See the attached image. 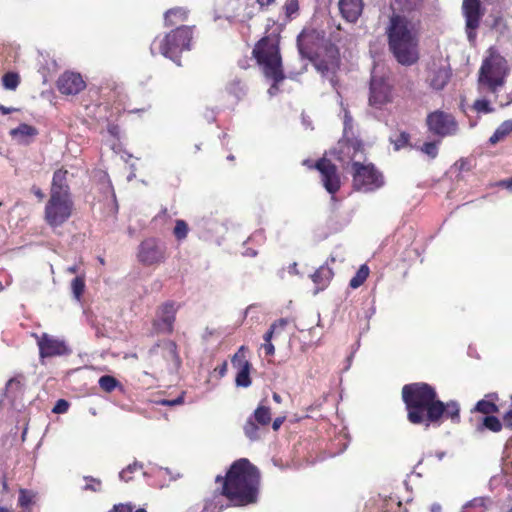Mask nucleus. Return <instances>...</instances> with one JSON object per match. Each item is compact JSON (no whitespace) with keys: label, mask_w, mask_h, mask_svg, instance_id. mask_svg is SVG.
Listing matches in <instances>:
<instances>
[{"label":"nucleus","mask_w":512,"mask_h":512,"mask_svg":"<svg viewBox=\"0 0 512 512\" xmlns=\"http://www.w3.org/2000/svg\"><path fill=\"white\" fill-rule=\"evenodd\" d=\"M67 174L68 172L63 169H59L54 172L50 195L70 197L69 186L67 184Z\"/></svg>","instance_id":"obj_22"},{"label":"nucleus","mask_w":512,"mask_h":512,"mask_svg":"<svg viewBox=\"0 0 512 512\" xmlns=\"http://www.w3.org/2000/svg\"><path fill=\"white\" fill-rule=\"evenodd\" d=\"M138 259L144 265L160 264L166 259V245L157 238H148L141 242Z\"/></svg>","instance_id":"obj_14"},{"label":"nucleus","mask_w":512,"mask_h":512,"mask_svg":"<svg viewBox=\"0 0 512 512\" xmlns=\"http://www.w3.org/2000/svg\"><path fill=\"white\" fill-rule=\"evenodd\" d=\"M288 271L291 274H297L298 273L297 263L294 262V263L290 264L289 267H288Z\"/></svg>","instance_id":"obj_64"},{"label":"nucleus","mask_w":512,"mask_h":512,"mask_svg":"<svg viewBox=\"0 0 512 512\" xmlns=\"http://www.w3.org/2000/svg\"><path fill=\"white\" fill-rule=\"evenodd\" d=\"M421 152L434 159L438 155V145L435 142H426L421 148Z\"/></svg>","instance_id":"obj_45"},{"label":"nucleus","mask_w":512,"mask_h":512,"mask_svg":"<svg viewBox=\"0 0 512 512\" xmlns=\"http://www.w3.org/2000/svg\"><path fill=\"white\" fill-rule=\"evenodd\" d=\"M72 209L73 202L70 197L50 195L45 206V221L52 228H57L70 218Z\"/></svg>","instance_id":"obj_9"},{"label":"nucleus","mask_w":512,"mask_h":512,"mask_svg":"<svg viewBox=\"0 0 512 512\" xmlns=\"http://www.w3.org/2000/svg\"><path fill=\"white\" fill-rule=\"evenodd\" d=\"M499 184L501 186L505 187L506 189L512 191V178H509L507 180H503Z\"/></svg>","instance_id":"obj_60"},{"label":"nucleus","mask_w":512,"mask_h":512,"mask_svg":"<svg viewBox=\"0 0 512 512\" xmlns=\"http://www.w3.org/2000/svg\"><path fill=\"white\" fill-rule=\"evenodd\" d=\"M98 384L105 392H112L119 385V382L113 376L103 375L99 378Z\"/></svg>","instance_id":"obj_37"},{"label":"nucleus","mask_w":512,"mask_h":512,"mask_svg":"<svg viewBox=\"0 0 512 512\" xmlns=\"http://www.w3.org/2000/svg\"><path fill=\"white\" fill-rule=\"evenodd\" d=\"M429 131L439 137L453 136L458 131V123L454 116L444 111H434L427 116Z\"/></svg>","instance_id":"obj_12"},{"label":"nucleus","mask_w":512,"mask_h":512,"mask_svg":"<svg viewBox=\"0 0 512 512\" xmlns=\"http://www.w3.org/2000/svg\"><path fill=\"white\" fill-rule=\"evenodd\" d=\"M17 110H18V109L13 108V107H6V106H4V105H0V112H1L2 114H4V115H6V114H10V113L15 112V111H17Z\"/></svg>","instance_id":"obj_59"},{"label":"nucleus","mask_w":512,"mask_h":512,"mask_svg":"<svg viewBox=\"0 0 512 512\" xmlns=\"http://www.w3.org/2000/svg\"><path fill=\"white\" fill-rule=\"evenodd\" d=\"M327 54V59H319L315 62V68L323 76L330 77V83L332 86H335L333 76L339 68V53L335 46L330 45V47L327 49Z\"/></svg>","instance_id":"obj_19"},{"label":"nucleus","mask_w":512,"mask_h":512,"mask_svg":"<svg viewBox=\"0 0 512 512\" xmlns=\"http://www.w3.org/2000/svg\"><path fill=\"white\" fill-rule=\"evenodd\" d=\"M369 275V268L367 265H361L356 274L352 277L349 282V286L353 289L360 287L367 279Z\"/></svg>","instance_id":"obj_32"},{"label":"nucleus","mask_w":512,"mask_h":512,"mask_svg":"<svg viewBox=\"0 0 512 512\" xmlns=\"http://www.w3.org/2000/svg\"><path fill=\"white\" fill-rule=\"evenodd\" d=\"M288 324L287 319L281 318L274 323L271 324L269 330L264 334L263 339L264 342H272V338L276 332L279 330H283L285 326Z\"/></svg>","instance_id":"obj_36"},{"label":"nucleus","mask_w":512,"mask_h":512,"mask_svg":"<svg viewBox=\"0 0 512 512\" xmlns=\"http://www.w3.org/2000/svg\"><path fill=\"white\" fill-rule=\"evenodd\" d=\"M441 510H442V507L438 503H434L430 507V512H441Z\"/></svg>","instance_id":"obj_63"},{"label":"nucleus","mask_w":512,"mask_h":512,"mask_svg":"<svg viewBox=\"0 0 512 512\" xmlns=\"http://www.w3.org/2000/svg\"><path fill=\"white\" fill-rule=\"evenodd\" d=\"M261 348L264 350L265 355H267V356H272L275 353V347L272 344V342H264L261 345Z\"/></svg>","instance_id":"obj_51"},{"label":"nucleus","mask_w":512,"mask_h":512,"mask_svg":"<svg viewBox=\"0 0 512 512\" xmlns=\"http://www.w3.org/2000/svg\"><path fill=\"white\" fill-rule=\"evenodd\" d=\"M275 0H233L230 5L235 8L233 17L240 21L251 19L260 9L269 6Z\"/></svg>","instance_id":"obj_17"},{"label":"nucleus","mask_w":512,"mask_h":512,"mask_svg":"<svg viewBox=\"0 0 512 512\" xmlns=\"http://www.w3.org/2000/svg\"><path fill=\"white\" fill-rule=\"evenodd\" d=\"M390 142L393 144L394 150L399 151L409 145L410 135L407 132L402 131L399 134L391 136Z\"/></svg>","instance_id":"obj_35"},{"label":"nucleus","mask_w":512,"mask_h":512,"mask_svg":"<svg viewBox=\"0 0 512 512\" xmlns=\"http://www.w3.org/2000/svg\"><path fill=\"white\" fill-rule=\"evenodd\" d=\"M443 415L450 418L452 422H460V406L456 401H449L446 404L442 402Z\"/></svg>","instance_id":"obj_31"},{"label":"nucleus","mask_w":512,"mask_h":512,"mask_svg":"<svg viewBox=\"0 0 512 512\" xmlns=\"http://www.w3.org/2000/svg\"><path fill=\"white\" fill-rule=\"evenodd\" d=\"M215 371L218 372L220 377L225 376L227 372V362H223L220 366H218Z\"/></svg>","instance_id":"obj_55"},{"label":"nucleus","mask_w":512,"mask_h":512,"mask_svg":"<svg viewBox=\"0 0 512 512\" xmlns=\"http://www.w3.org/2000/svg\"><path fill=\"white\" fill-rule=\"evenodd\" d=\"M188 225L184 220H176L175 227L173 230V234L177 240H184L188 235Z\"/></svg>","instance_id":"obj_39"},{"label":"nucleus","mask_w":512,"mask_h":512,"mask_svg":"<svg viewBox=\"0 0 512 512\" xmlns=\"http://www.w3.org/2000/svg\"><path fill=\"white\" fill-rule=\"evenodd\" d=\"M508 476H509V474H508L507 472H504V474H503V475H501V476H493V477L490 479V482H489L490 487L492 488V487L496 484V482H497L498 480H502L503 478H506V477H508Z\"/></svg>","instance_id":"obj_56"},{"label":"nucleus","mask_w":512,"mask_h":512,"mask_svg":"<svg viewBox=\"0 0 512 512\" xmlns=\"http://www.w3.org/2000/svg\"><path fill=\"white\" fill-rule=\"evenodd\" d=\"M395 2L403 11H412L418 7L420 0H395Z\"/></svg>","instance_id":"obj_46"},{"label":"nucleus","mask_w":512,"mask_h":512,"mask_svg":"<svg viewBox=\"0 0 512 512\" xmlns=\"http://www.w3.org/2000/svg\"><path fill=\"white\" fill-rule=\"evenodd\" d=\"M183 399L181 397L176 398L174 400H163L161 403L163 405L173 406L182 403Z\"/></svg>","instance_id":"obj_57"},{"label":"nucleus","mask_w":512,"mask_h":512,"mask_svg":"<svg viewBox=\"0 0 512 512\" xmlns=\"http://www.w3.org/2000/svg\"><path fill=\"white\" fill-rule=\"evenodd\" d=\"M487 397L491 398V400L482 399L476 403L474 408L475 411L483 413L486 416L492 415L499 411L498 406L493 402V399H497V394H489Z\"/></svg>","instance_id":"obj_29"},{"label":"nucleus","mask_w":512,"mask_h":512,"mask_svg":"<svg viewBox=\"0 0 512 512\" xmlns=\"http://www.w3.org/2000/svg\"><path fill=\"white\" fill-rule=\"evenodd\" d=\"M492 504L489 497H476L466 502L461 509V512H485Z\"/></svg>","instance_id":"obj_27"},{"label":"nucleus","mask_w":512,"mask_h":512,"mask_svg":"<svg viewBox=\"0 0 512 512\" xmlns=\"http://www.w3.org/2000/svg\"><path fill=\"white\" fill-rule=\"evenodd\" d=\"M35 498V493L30 490L21 489L19 492L18 503L22 508L30 507Z\"/></svg>","instance_id":"obj_38"},{"label":"nucleus","mask_w":512,"mask_h":512,"mask_svg":"<svg viewBox=\"0 0 512 512\" xmlns=\"http://www.w3.org/2000/svg\"><path fill=\"white\" fill-rule=\"evenodd\" d=\"M71 290L74 298L80 300L85 290V275L76 276L71 282Z\"/></svg>","instance_id":"obj_34"},{"label":"nucleus","mask_w":512,"mask_h":512,"mask_svg":"<svg viewBox=\"0 0 512 512\" xmlns=\"http://www.w3.org/2000/svg\"><path fill=\"white\" fill-rule=\"evenodd\" d=\"M316 169L321 174L323 186L330 194H335L340 188V177L336 166L328 159H320L316 163Z\"/></svg>","instance_id":"obj_16"},{"label":"nucleus","mask_w":512,"mask_h":512,"mask_svg":"<svg viewBox=\"0 0 512 512\" xmlns=\"http://www.w3.org/2000/svg\"><path fill=\"white\" fill-rule=\"evenodd\" d=\"M435 389L423 382L407 384L402 389V398L408 410V420L413 424L439 423L443 416L442 401L437 400Z\"/></svg>","instance_id":"obj_2"},{"label":"nucleus","mask_w":512,"mask_h":512,"mask_svg":"<svg viewBox=\"0 0 512 512\" xmlns=\"http://www.w3.org/2000/svg\"><path fill=\"white\" fill-rule=\"evenodd\" d=\"M338 6L342 17L351 23L358 20L363 10L362 0H339Z\"/></svg>","instance_id":"obj_21"},{"label":"nucleus","mask_w":512,"mask_h":512,"mask_svg":"<svg viewBox=\"0 0 512 512\" xmlns=\"http://www.w3.org/2000/svg\"><path fill=\"white\" fill-rule=\"evenodd\" d=\"M179 308L180 304L173 300H168L157 308L152 323L155 333L170 334L173 332L176 314Z\"/></svg>","instance_id":"obj_11"},{"label":"nucleus","mask_w":512,"mask_h":512,"mask_svg":"<svg viewBox=\"0 0 512 512\" xmlns=\"http://www.w3.org/2000/svg\"><path fill=\"white\" fill-rule=\"evenodd\" d=\"M512 132V119L502 122L493 135L489 138V143L494 145L499 141L503 140Z\"/></svg>","instance_id":"obj_30"},{"label":"nucleus","mask_w":512,"mask_h":512,"mask_svg":"<svg viewBox=\"0 0 512 512\" xmlns=\"http://www.w3.org/2000/svg\"><path fill=\"white\" fill-rule=\"evenodd\" d=\"M287 14L291 15L298 10V1L290 0L286 5Z\"/></svg>","instance_id":"obj_52"},{"label":"nucleus","mask_w":512,"mask_h":512,"mask_svg":"<svg viewBox=\"0 0 512 512\" xmlns=\"http://www.w3.org/2000/svg\"><path fill=\"white\" fill-rule=\"evenodd\" d=\"M7 390L13 389V388H19L20 387V381L17 379H11L7 383Z\"/></svg>","instance_id":"obj_58"},{"label":"nucleus","mask_w":512,"mask_h":512,"mask_svg":"<svg viewBox=\"0 0 512 512\" xmlns=\"http://www.w3.org/2000/svg\"><path fill=\"white\" fill-rule=\"evenodd\" d=\"M232 366L238 369L235 382L238 387L247 388L251 385L250 379V363L246 360L244 355V347H240V349L234 354L231 359Z\"/></svg>","instance_id":"obj_18"},{"label":"nucleus","mask_w":512,"mask_h":512,"mask_svg":"<svg viewBox=\"0 0 512 512\" xmlns=\"http://www.w3.org/2000/svg\"><path fill=\"white\" fill-rule=\"evenodd\" d=\"M222 483V492L215 493L205 500L204 510L213 512L216 508H224L225 496L234 506H246L257 502L260 472L249 460L241 458L235 461L226 476L218 475L215 479Z\"/></svg>","instance_id":"obj_1"},{"label":"nucleus","mask_w":512,"mask_h":512,"mask_svg":"<svg viewBox=\"0 0 512 512\" xmlns=\"http://www.w3.org/2000/svg\"><path fill=\"white\" fill-rule=\"evenodd\" d=\"M69 408V403L64 399H59L55 406L53 407L52 411L56 414H62L67 412Z\"/></svg>","instance_id":"obj_47"},{"label":"nucleus","mask_w":512,"mask_h":512,"mask_svg":"<svg viewBox=\"0 0 512 512\" xmlns=\"http://www.w3.org/2000/svg\"><path fill=\"white\" fill-rule=\"evenodd\" d=\"M473 109L477 113L488 114L494 111L491 107L490 102L486 99H477L473 104Z\"/></svg>","instance_id":"obj_42"},{"label":"nucleus","mask_w":512,"mask_h":512,"mask_svg":"<svg viewBox=\"0 0 512 512\" xmlns=\"http://www.w3.org/2000/svg\"><path fill=\"white\" fill-rule=\"evenodd\" d=\"M484 13L485 9L482 7L480 0H463L462 14L465 18V29L470 43H473L476 39V31Z\"/></svg>","instance_id":"obj_13"},{"label":"nucleus","mask_w":512,"mask_h":512,"mask_svg":"<svg viewBox=\"0 0 512 512\" xmlns=\"http://www.w3.org/2000/svg\"><path fill=\"white\" fill-rule=\"evenodd\" d=\"M84 480L86 481V485L83 487L84 490L92 492H99L101 490V481L99 479L85 476Z\"/></svg>","instance_id":"obj_44"},{"label":"nucleus","mask_w":512,"mask_h":512,"mask_svg":"<svg viewBox=\"0 0 512 512\" xmlns=\"http://www.w3.org/2000/svg\"><path fill=\"white\" fill-rule=\"evenodd\" d=\"M243 254L245 256L255 257L257 255V251L254 250V249L248 248V249L245 250V252Z\"/></svg>","instance_id":"obj_62"},{"label":"nucleus","mask_w":512,"mask_h":512,"mask_svg":"<svg viewBox=\"0 0 512 512\" xmlns=\"http://www.w3.org/2000/svg\"><path fill=\"white\" fill-rule=\"evenodd\" d=\"M503 426L512 431V404L511 408L502 417Z\"/></svg>","instance_id":"obj_49"},{"label":"nucleus","mask_w":512,"mask_h":512,"mask_svg":"<svg viewBox=\"0 0 512 512\" xmlns=\"http://www.w3.org/2000/svg\"><path fill=\"white\" fill-rule=\"evenodd\" d=\"M297 46H298L299 53L302 57L312 59V57H313L312 52H310L306 49L301 35H299L297 38Z\"/></svg>","instance_id":"obj_48"},{"label":"nucleus","mask_w":512,"mask_h":512,"mask_svg":"<svg viewBox=\"0 0 512 512\" xmlns=\"http://www.w3.org/2000/svg\"><path fill=\"white\" fill-rule=\"evenodd\" d=\"M253 55L261 66L265 77L273 81L268 89V94L270 96L276 95L278 93V83L285 78L278 42L270 38L261 39L253 49Z\"/></svg>","instance_id":"obj_4"},{"label":"nucleus","mask_w":512,"mask_h":512,"mask_svg":"<svg viewBox=\"0 0 512 512\" xmlns=\"http://www.w3.org/2000/svg\"><path fill=\"white\" fill-rule=\"evenodd\" d=\"M333 271L328 265L320 266L312 275L311 279L315 284L316 288L314 294H318L323 291L330 283L333 278Z\"/></svg>","instance_id":"obj_23"},{"label":"nucleus","mask_w":512,"mask_h":512,"mask_svg":"<svg viewBox=\"0 0 512 512\" xmlns=\"http://www.w3.org/2000/svg\"><path fill=\"white\" fill-rule=\"evenodd\" d=\"M38 134L35 127L22 123L10 131V135L20 143L28 144L30 139Z\"/></svg>","instance_id":"obj_25"},{"label":"nucleus","mask_w":512,"mask_h":512,"mask_svg":"<svg viewBox=\"0 0 512 512\" xmlns=\"http://www.w3.org/2000/svg\"><path fill=\"white\" fill-rule=\"evenodd\" d=\"M188 10L183 7H175L169 9L164 14V22L166 26H173L182 23L188 18Z\"/></svg>","instance_id":"obj_26"},{"label":"nucleus","mask_w":512,"mask_h":512,"mask_svg":"<svg viewBox=\"0 0 512 512\" xmlns=\"http://www.w3.org/2000/svg\"><path fill=\"white\" fill-rule=\"evenodd\" d=\"M227 91L239 100L246 94V85L240 79H233L227 85Z\"/></svg>","instance_id":"obj_33"},{"label":"nucleus","mask_w":512,"mask_h":512,"mask_svg":"<svg viewBox=\"0 0 512 512\" xmlns=\"http://www.w3.org/2000/svg\"><path fill=\"white\" fill-rule=\"evenodd\" d=\"M386 32L390 50L397 61L403 65L415 63L418 59L415 23L404 15L393 14Z\"/></svg>","instance_id":"obj_3"},{"label":"nucleus","mask_w":512,"mask_h":512,"mask_svg":"<svg viewBox=\"0 0 512 512\" xmlns=\"http://www.w3.org/2000/svg\"><path fill=\"white\" fill-rule=\"evenodd\" d=\"M284 421H285V416H280V417L275 418L272 422L273 430L274 431L279 430V428L281 427V425L283 424Z\"/></svg>","instance_id":"obj_53"},{"label":"nucleus","mask_w":512,"mask_h":512,"mask_svg":"<svg viewBox=\"0 0 512 512\" xmlns=\"http://www.w3.org/2000/svg\"><path fill=\"white\" fill-rule=\"evenodd\" d=\"M271 421V409L264 401H261L254 412L245 421L243 426L244 435L250 441L260 440Z\"/></svg>","instance_id":"obj_8"},{"label":"nucleus","mask_w":512,"mask_h":512,"mask_svg":"<svg viewBox=\"0 0 512 512\" xmlns=\"http://www.w3.org/2000/svg\"><path fill=\"white\" fill-rule=\"evenodd\" d=\"M192 37L193 27L179 26L167 33L162 39L156 38L151 44V53L154 55L158 52L180 66V54L183 51L190 50Z\"/></svg>","instance_id":"obj_5"},{"label":"nucleus","mask_w":512,"mask_h":512,"mask_svg":"<svg viewBox=\"0 0 512 512\" xmlns=\"http://www.w3.org/2000/svg\"><path fill=\"white\" fill-rule=\"evenodd\" d=\"M352 129V117L347 110H344V133Z\"/></svg>","instance_id":"obj_50"},{"label":"nucleus","mask_w":512,"mask_h":512,"mask_svg":"<svg viewBox=\"0 0 512 512\" xmlns=\"http://www.w3.org/2000/svg\"><path fill=\"white\" fill-rule=\"evenodd\" d=\"M31 191L40 200H42L45 197V194L43 193V191L37 186H33L31 188Z\"/></svg>","instance_id":"obj_54"},{"label":"nucleus","mask_w":512,"mask_h":512,"mask_svg":"<svg viewBox=\"0 0 512 512\" xmlns=\"http://www.w3.org/2000/svg\"><path fill=\"white\" fill-rule=\"evenodd\" d=\"M79 271V267L77 264L67 267L66 272L69 274H76Z\"/></svg>","instance_id":"obj_61"},{"label":"nucleus","mask_w":512,"mask_h":512,"mask_svg":"<svg viewBox=\"0 0 512 512\" xmlns=\"http://www.w3.org/2000/svg\"><path fill=\"white\" fill-rule=\"evenodd\" d=\"M59 91L66 95H76L85 87V82L81 75L74 72H65L57 82Z\"/></svg>","instance_id":"obj_20"},{"label":"nucleus","mask_w":512,"mask_h":512,"mask_svg":"<svg viewBox=\"0 0 512 512\" xmlns=\"http://www.w3.org/2000/svg\"><path fill=\"white\" fill-rule=\"evenodd\" d=\"M450 71L445 67L434 68L430 71L428 81L435 90H442L450 79Z\"/></svg>","instance_id":"obj_24"},{"label":"nucleus","mask_w":512,"mask_h":512,"mask_svg":"<svg viewBox=\"0 0 512 512\" xmlns=\"http://www.w3.org/2000/svg\"><path fill=\"white\" fill-rule=\"evenodd\" d=\"M506 71V61L501 56L491 55L486 58L479 72V90L487 89L490 92H496L497 88L504 83Z\"/></svg>","instance_id":"obj_6"},{"label":"nucleus","mask_w":512,"mask_h":512,"mask_svg":"<svg viewBox=\"0 0 512 512\" xmlns=\"http://www.w3.org/2000/svg\"><path fill=\"white\" fill-rule=\"evenodd\" d=\"M503 427V422L500 419L494 415H488L485 416L482 419V422L477 425L476 430L478 432H483L485 429H487L497 433L500 432Z\"/></svg>","instance_id":"obj_28"},{"label":"nucleus","mask_w":512,"mask_h":512,"mask_svg":"<svg viewBox=\"0 0 512 512\" xmlns=\"http://www.w3.org/2000/svg\"><path fill=\"white\" fill-rule=\"evenodd\" d=\"M391 101V86L382 76L372 75L370 81L369 103L371 106L380 108Z\"/></svg>","instance_id":"obj_15"},{"label":"nucleus","mask_w":512,"mask_h":512,"mask_svg":"<svg viewBox=\"0 0 512 512\" xmlns=\"http://www.w3.org/2000/svg\"><path fill=\"white\" fill-rule=\"evenodd\" d=\"M353 187L357 191L369 193L382 188L385 184L383 174L373 164L352 163Z\"/></svg>","instance_id":"obj_7"},{"label":"nucleus","mask_w":512,"mask_h":512,"mask_svg":"<svg viewBox=\"0 0 512 512\" xmlns=\"http://www.w3.org/2000/svg\"><path fill=\"white\" fill-rule=\"evenodd\" d=\"M3 86L8 90H15L19 85V76L16 73H6L2 78Z\"/></svg>","instance_id":"obj_41"},{"label":"nucleus","mask_w":512,"mask_h":512,"mask_svg":"<svg viewBox=\"0 0 512 512\" xmlns=\"http://www.w3.org/2000/svg\"><path fill=\"white\" fill-rule=\"evenodd\" d=\"M163 346L167 352V357L169 359H171L176 365H179L180 363V360H179V356H178V353H177V345L175 342L173 341H165L163 343Z\"/></svg>","instance_id":"obj_40"},{"label":"nucleus","mask_w":512,"mask_h":512,"mask_svg":"<svg viewBox=\"0 0 512 512\" xmlns=\"http://www.w3.org/2000/svg\"><path fill=\"white\" fill-rule=\"evenodd\" d=\"M32 336L37 342L40 358H50L56 356H66L71 354V349L64 339L52 336L48 333L37 334Z\"/></svg>","instance_id":"obj_10"},{"label":"nucleus","mask_w":512,"mask_h":512,"mask_svg":"<svg viewBox=\"0 0 512 512\" xmlns=\"http://www.w3.org/2000/svg\"><path fill=\"white\" fill-rule=\"evenodd\" d=\"M143 468V465L139 462H134L130 465H128L126 468H124L120 473H119V478L122 480V481H125V482H128L130 481L132 478L131 477H128L127 474L128 473H134L135 471L137 470H141Z\"/></svg>","instance_id":"obj_43"}]
</instances>
